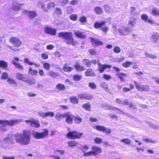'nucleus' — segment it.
<instances>
[{
  "label": "nucleus",
  "mask_w": 159,
  "mask_h": 159,
  "mask_svg": "<svg viewBox=\"0 0 159 159\" xmlns=\"http://www.w3.org/2000/svg\"><path fill=\"white\" fill-rule=\"evenodd\" d=\"M106 23L105 21H101L100 22L96 21L94 23V27L97 29H98L100 28H101L102 26L105 25Z\"/></svg>",
  "instance_id": "17"
},
{
  "label": "nucleus",
  "mask_w": 159,
  "mask_h": 159,
  "mask_svg": "<svg viewBox=\"0 0 159 159\" xmlns=\"http://www.w3.org/2000/svg\"><path fill=\"white\" fill-rule=\"evenodd\" d=\"M25 82H27L30 85L36 83L35 80L33 78H31L28 79V76L26 79V81Z\"/></svg>",
  "instance_id": "34"
},
{
  "label": "nucleus",
  "mask_w": 159,
  "mask_h": 159,
  "mask_svg": "<svg viewBox=\"0 0 159 159\" xmlns=\"http://www.w3.org/2000/svg\"><path fill=\"white\" fill-rule=\"evenodd\" d=\"M134 83L136 86V87L138 90L139 91H148L149 90V88L148 86L147 85H139L137 82L135 81H134Z\"/></svg>",
  "instance_id": "9"
},
{
  "label": "nucleus",
  "mask_w": 159,
  "mask_h": 159,
  "mask_svg": "<svg viewBox=\"0 0 159 159\" xmlns=\"http://www.w3.org/2000/svg\"><path fill=\"white\" fill-rule=\"evenodd\" d=\"M10 42L15 47H19L21 44L22 43L19 39L16 37L11 38Z\"/></svg>",
  "instance_id": "7"
},
{
  "label": "nucleus",
  "mask_w": 159,
  "mask_h": 159,
  "mask_svg": "<svg viewBox=\"0 0 159 159\" xmlns=\"http://www.w3.org/2000/svg\"><path fill=\"white\" fill-rule=\"evenodd\" d=\"M65 116L66 114H61L59 113H58L56 114L55 118L57 120L60 121Z\"/></svg>",
  "instance_id": "27"
},
{
  "label": "nucleus",
  "mask_w": 159,
  "mask_h": 159,
  "mask_svg": "<svg viewBox=\"0 0 159 159\" xmlns=\"http://www.w3.org/2000/svg\"><path fill=\"white\" fill-rule=\"evenodd\" d=\"M76 144L77 143L74 141H70L67 143V144L70 147L75 146L76 145Z\"/></svg>",
  "instance_id": "53"
},
{
  "label": "nucleus",
  "mask_w": 159,
  "mask_h": 159,
  "mask_svg": "<svg viewBox=\"0 0 159 159\" xmlns=\"http://www.w3.org/2000/svg\"><path fill=\"white\" fill-rule=\"evenodd\" d=\"M74 67L77 71H82L85 70L84 67L83 66L80 65L78 63L75 65Z\"/></svg>",
  "instance_id": "22"
},
{
  "label": "nucleus",
  "mask_w": 159,
  "mask_h": 159,
  "mask_svg": "<svg viewBox=\"0 0 159 159\" xmlns=\"http://www.w3.org/2000/svg\"><path fill=\"white\" fill-rule=\"evenodd\" d=\"M56 88L60 90H64L65 89V86L61 84H59L56 86Z\"/></svg>",
  "instance_id": "43"
},
{
  "label": "nucleus",
  "mask_w": 159,
  "mask_h": 159,
  "mask_svg": "<svg viewBox=\"0 0 159 159\" xmlns=\"http://www.w3.org/2000/svg\"><path fill=\"white\" fill-rule=\"evenodd\" d=\"M116 75L118 76L121 81H125L124 78L126 76L125 74L123 73H116Z\"/></svg>",
  "instance_id": "28"
},
{
  "label": "nucleus",
  "mask_w": 159,
  "mask_h": 159,
  "mask_svg": "<svg viewBox=\"0 0 159 159\" xmlns=\"http://www.w3.org/2000/svg\"><path fill=\"white\" fill-rule=\"evenodd\" d=\"M68 1V0H59L60 4L62 6L65 5Z\"/></svg>",
  "instance_id": "60"
},
{
  "label": "nucleus",
  "mask_w": 159,
  "mask_h": 159,
  "mask_svg": "<svg viewBox=\"0 0 159 159\" xmlns=\"http://www.w3.org/2000/svg\"><path fill=\"white\" fill-rule=\"evenodd\" d=\"M74 118H75V122L77 124L80 123L82 121V119L81 118L78 116H74Z\"/></svg>",
  "instance_id": "48"
},
{
  "label": "nucleus",
  "mask_w": 159,
  "mask_h": 159,
  "mask_svg": "<svg viewBox=\"0 0 159 159\" xmlns=\"http://www.w3.org/2000/svg\"><path fill=\"white\" fill-rule=\"evenodd\" d=\"M133 63L132 62L129 61H127L122 64V66L125 68H128Z\"/></svg>",
  "instance_id": "44"
},
{
  "label": "nucleus",
  "mask_w": 159,
  "mask_h": 159,
  "mask_svg": "<svg viewBox=\"0 0 159 159\" xmlns=\"http://www.w3.org/2000/svg\"><path fill=\"white\" fill-rule=\"evenodd\" d=\"M85 75L87 76H93L95 75V74L92 69H89L85 72Z\"/></svg>",
  "instance_id": "25"
},
{
  "label": "nucleus",
  "mask_w": 159,
  "mask_h": 159,
  "mask_svg": "<svg viewBox=\"0 0 159 159\" xmlns=\"http://www.w3.org/2000/svg\"><path fill=\"white\" fill-rule=\"evenodd\" d=\"M136 23V20L133 17L130 18L128 22V25L131 27L134 26Z\"/></svg>",
  "instance_id": "21"
},
{
  "label": "nucleus",
  "mask_w": 159,
  "mask_h": 159,
  "mask_svg": "<svg viewBox=\"0 0 159 159\" xmlns=\"http://www.w3.org/2000/svg\"><path fill=\"white\" fill-rule=\"evenodd\" d=\"M95 11L98 14H101L102 13L103 11L101 7H97L95 8Z\"/></svg>",
  "instance_id": "40"
},
{
  "label": "nucleus",
  "mask_w": 159,
  "mask_h": 159,
  "mask_svg": "<svg viewBox=\"0 0 159 159\" xmlns=\"http://www.w3.org/2000/svg\"><path fill=\"white\" fill-rule=\"evenodd\" d=\"M94 142L96 143H100L102 141V139L99 138H96L94 139Z\"/></svg>",
  "instance_id": "59"
},
{
  "label": "nucleus",
  "mask_w": 159,
  "mask_h": 159,
  "mask_svg": "<svg viewBox=\"0 0 159 159\" xmlns=\"http://www.w3.org/2000/svg\"><path fill=\"white\" fill-rule=\"evenodd\" d=\"M81 76L78 75H76L73 76V79L75 81H79L81 79Z\"/></svg>",
  "instance_id": "54"
},
{
  "label": "nucleus",
  "mask_w": 159,
  "mask_h": 159,
  "mask_svg": "<svg viewBox=\"0 0 159 159\" xmlns=\"http://www.w3.org/2000/svg\"><path fill=\"white\" fill-rule=\"evenodd\" d=\"M57 14L59 16H60L61 14V10L58 8H56L54 12V14Z\"/></svg>",
  "instance_id": "57"
},
{
  "label": "nucleus",
  "mask_w": 159,
  "mask_h": 159,
  "mask_svg": "<svg viewBox=\"0 0 159 159\" xmlns=\"http://www.w3.org/2000/svg\"><path fill=\"white\" fill-rule=\"evenodd\" d=\"M83 135V133L77 132L76 131L70 132L66 135V137L71 139L80 138Z\"/></svg>",
  "instance_id": "5"
},
{
  "label": "nucleus",
  "mask_w": 159,
  "mask_h": 159,
  "mask_svg": "<svg viewBox=\"0 0 159 159\" xmlns=\"http://www.w3.org/2000/svg\"><path fill=\"white\" fill-rule=\"evenodd\" d=\"M94 155V152L93 151H89L88 152H84L83 155L84 156L88 157L89 156L92 155Z\"/></svg>",
  "instance_id": "52"
},
{
  "label": "nucleus",
  "mask_w": 159,
  "mask_h": 159,
  "mask_svg": "<svg viewBox=\"0 0 159 159\" xmlns=\"http://www.w3.org/2000/svg\"><path fill=\"white\" fill-rule=\"evenodd\" d=\"M120 141L128 145H129L131 142V141L127 138L126 139H122L120 140Z\"/></svg>",
  "instance_id": "51"
},
{
  "label": "nucleus",
  "mask_w": 159,
  "mask_h": 159,
  "mask_svg": "<svg viewBox=\"0 0 159 159\" xmlns=\"http://www.w3.org/2000/svg\"><path fill=\"white\" fill-rule=\"evenodd\" d=\"M121 51V49L120 47H116L114 48V52L116 53H119Z\"/></svg>",
  "instance_id": "62"
},
{
  "label": "nucleus",
  "mask_w": 159,
  "mask_h": 159,
  "mask_svg": "<svg viewBox=\"0 0 159 159\" xmlns=\"http://www.w3.org/2000/svg\"><path fill=\"white\" fill-rule=\"evenodd\" d=\"M30 137V131L27 130H23V134H18L15 135L16 142L21 145H26L29 143Z\"/></svg>",
  "instance_id": "1"
},
{
  "label": "nucleus",
  "mask_w": 159,
  "mask_h": 159,
  "mask_svg": "<svg viewBox=\"0 0 159 159\" xmlns=\"http://www.w3.org/2000/svg\"><path fill=\"white\" fill-rule=\"evenodd\" d=\"M151 14L153 16H159V11L157 8H154L152 9Z\"/></svg>",
  "instance_id": "35"
},
{
  "label": "nucleus",
  "mask_w": 159,
  "mask_h": 159,
  "mask_svg": "<svg viewBox=\"0 0 159 159\" xmlns=\"http://www.w3.org/2000/svg\"><path fill=\"white\" fill-rule=\"evenodd\" d=\"M7 82L8 84L12 85L14 87L17 86V83L15 80L12 78H8L7 80Z\"/></svg>",
  "instance_id": "20"
},
{
  "label": "nucleus",
  "mask_w": 159,
  "mask_h": 159,
  "mask_svg": "<svg viewBox=\"0 0 159 159\" xmlns=\"http://www.w3.org/2000/svg\"><path fill=\"white\" fill-rule=\"evenodd\" d=\"M27 75H22L20 73H17L16 75V78L19 80H22L25 82L26 81V79Z\"/></svg>",
  "instance_id": "15"
},
{
  "label": "nucleus",
  "mask_w": 159,
  "mask_h": 159,
  "mask_svg": "<svg viewBox=\"0 0 159 159\" xmlns=\"http://www.w3.org/2000/svg\"><path fill=\"white\" fill-rule=\"evenodd\" d=\"M143 140L145 142H148L152 143H155L156 142L155 141L153 140L150 139H143Z\"/></svg>",
  "instance_id": "56"
},
{
  "label": "nucleus",
  "mask_w": 159,
  "mask_h": 159,
  "mask_svg": "<svg viewBox=\"0 0 159 159\" xmlns=\"http://www.w3.org/2000/svg\"><path fill=\"white\" fill-rule=\"evenodd\" d=\"M21 119L11 120H0V129L3 132L7 130V126H12L14 125L17 124L21 122Z\"/></svg>",
  "instance_id": "3"
},
{
  "label": "nucleus",
  "mask_w": 159,
  "mask_h": 159,
  "mask_svg": "<svg viewBox=\"0 0 159 159\" xmlns=\"http://www.w3.org/2000/svg\"><path fill=\"white\" fill-rule=\"evenodd\" d=\"M73 35V34L70 32H61L58 34V37L60 38H63L66 43L75 45L77 43V42L74 40L72 37Z\"/></svg>",
  "instance_id": "2"
},
{
  "label": "nucleus",
  "mask_w": 159,
  "mask_h": 159,
  "mask_svg": "<svg viewBox=\"0 0 159 159\" xmlns=\"http://www.w3.org/2000/svg\"><path fill=\"white\" fill-rule=\"evenodd\" d=\"M10 137L5 138V141L9 143H11L13 141V137L12 135H9Z\"/></svg>",
  "instance_id": "42"
},
{
  "label": "nucleus",
  "mask_w": 159,
  "mask_h": 159,
  "mask_svg": "<svg viewBox=\"0 0 159 159\" xmlns=\"http://www.w3.org/2000/svg\"><path fill=\"white\" fill-rule=\"evenodd\" d=\"M104 8L106 12L108 13H111L113 12V9L108 4H106L104 6Z\"/></svg>",
  "instance_id": "24"
},
{
  "label": "nucleus",
  "mask_w": 159,
  "mask_h": 159,
  "mask_svg": "<svg viewBox=\"0 0 159 159\" xmlns=\"http://www.w3.org/2000/svg\"><path fill=\"white\" fill-rule=\"evenodd\" d=\"M25 122L29 124L31 126H33L36 128H39L40 126L39 121L37 120H33V119L27 120H25Z\"/></svg>",
  "instance_id": "6"
},
{
  "label": "nucleus",
  "mask_w": 159,
  "mask_h": 159,
  "mask_svg": "<svg viewBox=\"0 0 159 159\" xmlns=\"http://www.w3.org/2000/svg\"><path fill=\"white\" fill-rule=\"evenodd\" d=\"M8 67L7 62L3 60H0V67L1 69H6Z\"/></svg>",
  "instance_id": "26"
},
{
  "label": "nucleus",
  "mask_w": 159,
  "mask_h": 159,
  "mask_svg": "<svg viewBox=\"0 0 159 159\" xmlns=\"http://www.w3.org/2000/svg\"><path fill=\"white\" fill-rule=\"evenodd\" d=\"M83 107L86 110L90 111V105L88 103L84 104L83 106Z\"/></svg>",
  "instance_id": "55"
},
{
  "label": "nucleus",
  "mask_w": 159,
  "mask_h": 159,
  "mask_svg": "<svg viewBox=\"0 0 159 159\" xmlns=\"http://www.w3.org/2000/svg\"><path fill=\"white\" fill-rule=\"evenodd\" d=\"M38 115L40 116H41L43 118H46L45 112L44 113L42 111H40L38 113Z\"/></svg>",
  "instance_id": "63"
},
{
  "label": "nucleus",
  "mask_w": 159,
  "mask_h": 159,
  "mask_svg": "<svg viewBox=\"0 0 159 159\" xmlns=\"http://www.w3.org/2000/svg\"><path fill=\"white\" fill-rule=\"evenodd\" d=\"M98 70L100 73H102L107 68L111 67V66L106 65H102L99 63H98Z\"/></svg>",
  "instance_id": "16"
},
{
  "label": "nucleus",
  "mask_w": 159,
  "mask_h": 159,
  "mask_svg": "<svg viewBox=\"0 0 159 159\" xmlns=\"http://www.w3.org/2000/svg\"><path fill=\"white\" fill-rule=\"evenodd\" d=\"M103 107L104 109L106 110L111 109L113 110L114 107L112 106H110L107 105H103Z\"/></svg>",
  "instance_id": "58"
},
{
  "label": "nucleus",
  "mask_w": 159,
  "mask_h": 159,
  "mask_svg": "<svg viewBox=\"0 0 159 159\" xmlns=\"http://www.w3.org/2000/svg\"><path fill=\"white\" fill-rule=\"evenodd\" d=\"M11 63L16 67V68L20 70H22L23 69L22 66L20 64L16 62L13 60H12Z\"/></svg>",
  "instance_id": "29"
},
{
  "label": "nucleus",
  "mask_w": 159,
  "mask_h": 159,
  "mask_svg": "<svg viewBox=\"0 0 159 159\" xmlns=\"http://www.w3.org/2000/svg\"><path fill=\"white\" fill-rule=\"evenodd\" d=\"M73 69V68L72 67H69L66 64H65L63 67V70L66 72H70L72 71Z\"/></svg>",
  "instance_id": "30"
},
{
  "label": "nucleus",
  "mask_w": 159,
  "mask_h": 159,
  "mask_svg": "<svg viewBox=\"0 0 159 159\" xmlns=\"http://www.w3.org/2000/svg\"><path fill=\"white\" fill-rule=\"evenodd\" d=\"M93 128L95 129H97V130L102 132H104V129H105V127L104 126L101 125L96 126H94Z\"/></svg>",
  "instance_id": "36"
},
{
  "label": "nucleus",
  "mask_w": 159,
  "mask_h": 159,
  "mask_svg": "<svg viewBox=\"0 0 159 159\" xmlns=\"http://www.w3.org/2000/svg\"><path fill=\"white\" fill-rule=\"evenodd\" d=\"M46 117H53L54 116V112L51 111H48L45 112Z\"/></svg>",
  "instance_id": "49"
},
{
  "label": "nucleus",
  "mask_w": 159,
  "mask_h": 159,
  "mask_svg": "<svg viewBox=\"0 0 159 159\" xmlns=\"http://www.w3.org/2000/svg\"><path fill=\"white\" fill-rule=\"evenodd\" d=\"M79 20L83 24H85V23L86 22L87 19L86 17L84 16H83L79 18Z\"/></svg>",
  "instance_id": "46"
},
{
  "label": "nucleus",
  "mask_w": 159,
  "mask_h": 159,
  "mask_svg": "<svg viewBox=\"0 0 159 159\" xmlns=\"http://www.w3.org/2000/svg\"><path fill=\"white\" fill-rule=\"evenodd\" d=\"M22 5V4H20L16 2H14L12 7V9L15 11H19L20 9L21 6Z\"/></svg>",
  "instance_id": "19"
},
{
  "label": "nucleus",
  "mask_w": 159,
  "mask_h": 159,
  "mask_svg": "<svg viewBox=\"0 0 159 159\" xmlns=\"http://www.w3.org/2000/svg\"><path fill=\"white\" fill-rule=\"evenodd\" d=\"M150 40L155 44L158 41L159 42V34L156 32L153 33L150 38Z\"/></svg>",
  "instance_id": "13"
},
{
  "label": "nucleus",
  "mask_w": 159,
  "mask_h": 159,
  "mask_svg": "<svg viewBox=\"0 0 159 159\" xmlns=\"http://www.w3.org/2000/svg\"><path fill=\"white\" fill-rule=\"evenodd\" d=\"M70 102L76 104L78 103V99L76 97H70Z\"/></svg>",
  "instance_id": "37"
},
{
  "label": "nucleus",
  "mask_w": 159,
  "mask_h": 159,
  "mask_svg": "<svg viewBox=\"0 0 159 159\" xmlns=\"http://www.w3.org/2000/svg\"><path fill=\"white\" fill-rule=\"evenodd\" d=\"M23 14L26 15L30 19H32L37 16L36 12L34 11H30L25 10L23 11Z\"/></svg>",
  "instance_id": "10"
},
{
  "label": "nucleus",
  "mask_w": 159,
  "mask_h": 159,
  "mask_svg": "<svg viewBox=\"0 0 159 159\" xmlns=\"http://www.w3.org/2000/svg\"><path fill=\"white\" fill-rule=\"evenodd\" d=\"M50 67V65L47 62L44 63L43 64V68L47 70H49Z\"/></svg>",
  "instance_id": "45"
},
{
  "label": "nucleus",
  "mask_w": 159,
  "mask_h": 159,
  "mask_svg": "<svg viewBox=\"0 0 159 159\" xmlns=\"http://www.w3.org/2000/svg\"><path fill=\"white\" fill-rule=\"evenodd\" d=\"M77 16L76 14H72L69 17L70 19L73 21H75L77 19Z\"/></svg>",
  "instance_id": "50"
},
{
  "label": "nucleus",
  "mask_w": 159,
  "mask_h": 159,
  "mask_svg": "<svg viewBox=\"0 0 159 159\" xmlns=\"http://www.w3.org/2000/svg\"><path fill=\"white\" fill-rule=\"evenodd\" d=\"M43 131L42 133H38L36 131H33L32 135L33 137L35 139H43L48 136V131L47 129L43 130Z\"/></svg>",
  "instance_id": "4"
},
{
  "label": "nucleus",
  "mask_w": 159,
  "mask_h": 159,
  "mask_svg": "<svg viewBox=\"0 0 159 159\" xmlns=\"http://www.w3.org/2000/svg\"><path fill=\"white\" fill-rule=\"evenodd\" d=\"M141 19L145 21V22H148L150 24H152L153 23V22L151 20L148 19V16L145 14H142L141 15Z\"/></svg>",
  "instance_id": "18"
},
{
  "label": "nucleus",
  "mask_w": 159,
  "mask_h": 159,
  "mask_svg": "<svg viewBox=\"0 0 159 159\" xmlns=\"http://www.w3.org/2000/svg\"><path fill=\"white\" fill-rule=\"evenodd\" d=\"M57 30L56 29L52 28L50 27L47 26L44 28V32L51 35H55L56 34Z\"/></svg>",
  "instance_id": "8"
},
{
  "label": "nucleus",
  "mask_w": 159,
  "mask_h": 159,
  "mask_svg": "<svg viewBox=\"0 0 159 159\" xmlns=\"http://www.w3.org/2000/svg\"><path fill=\"white\" fill-rule=\"evenodd\" d=\"M118 31L120 35H125L129 32V30L128 27H122L118 30Z\"/></svg>",
  "instance_id": "11"
},
{
  "label": "nucleus",
  "mask_w": 159,
  "mask_h": 159,
  "mask_svg": "<svg viewBox=\"0 0 159 159\" xmlns=\"http://www.w3.org/2000/svg\"><path fill=\"white\" fill-rule=\"evenodd\" d=\"M55 4L54 2H51L48 3L47 4V7L49 9H52L54 8Z\"/></svg>",
  "instance_id": "38"
},
{
  "label": "nucleus",
  "mask_w": 159,
  "mask_h": 159,
  "mask_svg": "<svg viewBox=\"0 0 159 159\" xmlns=\"http://www.w3.org/2000/svg\"><path fill=\"white\" fill-rule=\"evenodd\" d=\"M92 149L93 150V151L94 152V154H95V152H97L100 153L101 152V149L97 146H94L92 147Z\"/></svg>",
  "instance_id": "41"
},
{
  "label": "nucleus",
  "mask_w": 159,
  "mask_h": 159,
  "mask_svg": "<svg viewBox=\"0 0 159 159\" xmlns=\"http://www.w3.org/2000/svg\"><path fill=\"white\" fill-rule=\"evenodd\" d=\"M8 75L7 73L6 72H4L2 73L1 76V79L5 80L8 79Z\"/></svg>",
  "instance_id": "47"
},
{
  "label": "nucleus",
  "mask_w": 159,
  "mask_h": 159,
  "mask_svg": "<svg viewBox=\"0 0 159 159\" xmlns=\"http://www.w3.org/2000/svg\"><path fill=\"white\" fill-rule=\"evenodd\" d=\"M74 33L76 37L81 39H84L86 37L85 33L79 30H74Z\"/></svg>",
  "instance_id": "12"
},
{
  "label": "nucleus",
  "mask_w": 159,
  "mask_h": 159,
  "mask_svg": "<svg viewBox=\"0 0 159 159\" xmlns=\"http://www.w3.org/2000/svg\"><path fill=\"white\" fill-rule=\"evenodd\" d=\"M48 74L50 76L54 78H56L59 75L57 73H56L52 70H50L48 72Z\"/></svg>",
  "instance_id": "32"
},
{
  "label": "nucleus",
  "mask_w": 159,
  "mask_h": 159,
  "mask_svg": "<svg viewBox=\"0 0 159 159\" xmlns=\"http://www.w3.org/2000/svg\"><path fill=\"white\" fill-rule=\"evenodd\" d=\"M116 102L119 103L124 104V105H128V99L124 100L123 101H122L119 99H117L116 100Z\"/></svg>",
  "instance_id": "33"
},
{
  "label": "nucleus",
  "mask_w": 159,
  "mask_h": 159,
  "mask_svg": "<svg viewBox=\"0 0 159 159\" xmlns=\"http://www.w3.org/2000/svg\"><path fill=\"white\" fill-rule=\"evenodd\" d=\"M145 54L147 57H150L152 59H154L156 58V57L155 55L150 54L147 52H145Z\"/></svg>",
  "instance_id": "61"
},
{
  "label": "nucleus",
  "mask_w": 159,
  "mask_h": 159,
  "mask_svg": "<svg viewBox=\"0 0 159 159\" xmlns=\"http://www.w3.org/2000/svg\"><path fill=\"white\" fill-rule=\"evenodd\" d=\"M91 40L93 45L97 46L102 45V43L98 40L96 39L93 38H91Z\"/></svg>",
  "instance_id": "23"
},
{
  "label": "nucleus",
  "mask_w": 159,
  "mask_h": 159,
  "mask_svg": "<svg viewBox=\"0 0 159 159\" xmlns=\"http://www.w3.org/2000/svg\"><path fill=\"white\" fill-rule=\"evenodd\" d=\"M82 63L88 67H90L91 66L92 62L91 61L88 60L87 59H84L82 60Z\"/></svg>",
  "instance_id": "31"
},
{
  "label": "nucleus",
  "mask_w": 159,
  "mask_h": 159,
  "mask_svg": "<svg viewBox=\"0 0 159 159\" xmlns=\"http://www.w3.org/2000/svg\"><path fill=\"white\" fill-rule=\"evenodd\" d=\"M66 122L69 124H71L73 122L72 119L74 118V116L72 115L70 112L66 113Z\"/></svg>",
  "instance_id": "14"
},
{
  "label": "nucleus",
  "mask_w": 159,
  "mask_h": 159,
  "mask_svg": "<svg viewBox=\"0 0 159 159\" xmlns=\"http://www.w3.org/2000/svg\"><path fill=\"white\" fill-rule=\"evenodd\" d=\"M28 73L31 75H36L38 73V71L36 70L32 69L31 67H30L29 69Z\"/></svg>",
  "instance_id": "39"
},
{
  "label": "nucleus",
  "mask_w": 159,
  "mask_h": 159,
  "mask_svg": "<svg viewBox=\"0 0 159 159\" xmlns=\"http://www.w3.org/2000/svg\"><path fill=\"white\" fill-rule=\"evenodd\" d=\"M89 86L92 89H95L96 88V84L93 82H90L89 84Z\"/></svg>",
  "instance_id": "64"
}]
</instances>
